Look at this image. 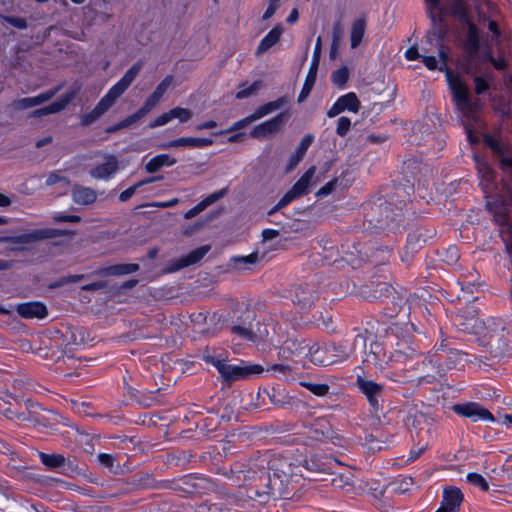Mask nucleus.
<instances>
[{
  "label": "nucleus",
  "mask_w": 512,
  "mask_h": 512,
  "mask_svg": "<svg viewBox=\"0 0 512 512\" xmlns=\"http://www.w3.org/2000/svg\"><path fill=\"white\" fill-rule=\"evenodd\" d=\"M273 453H258L249 459L246 469L240 470L237 479L243 481L247 487V496L250 499L265 503L268 501V491L271 476V463Z\"/></svg>",
  "instance_id": "1"
},
{
  "label": "nucleus",
  "mask_w": 512,
  "mask_h": 512,
  "mask_svg": "<svg viewBox=\"0 0 512 512\" xmlns=\"http://www.w3.org/2000/svg\"><path fill=\"white\" fill-rule=\"evenodd\" d=\"M413 344L412 336L403 335L402 337H399L395 344V350L392 356H394L397 361L414 357L418 353V347Z\"/></svg>",
  "instance_id": "22"
},
{
  "label": "nucleus",
  "mask_w": 512,
  "mask_h": 512,
  "mask_svg": "<svg viewBox=\"0 0 512 512\" xmlns=\"http://www.w3.org/2000/svg\"><path fill=\"white\" fill-rule=\"evenodd\" d=\"M315 171L316 168L314 166L310 167L292 186L290 190L297 198L306 195L309 192V186L312 178L314 177Z\"/></svg>",
  "instance_id": "33"
},
{
  "label": "nucleus",
  "mask_w": 512,
  "mask_h": 512,
  "mask_svg": "<svg viewBox=\"0 0 512 512\" xmlns=\"http://www.w3.org/2000/svg\"><path fill=\"white\" fill-rule=\"evenodd\" d=\"M84 278H85V275H83V274L63 276V277L57 279L56 281H53L50 284H48V288L49 289H57V288H60L62 286L68 285V284L80 282Z\"/></svg>",
  "instance_id": "45"
},
{
  "label": "nucleus",
  "mask_w": 512,
  "mask_h": 512,
  "mask_svg": "<svg viewBox=\"0 0 512 512\" xmlns=\"http://www.w3.org/2000/svg\"><path fill=\"white\" fill-rule=\"evenodd\" d=\"M173 76L167 75L156 87L153 93L145 100L143 109L149 113L161 100L173 82Z\"/></svg>",
  "instance_id": "25"
},
{
  "label": "nucleus",
  "mask_w": 512,
  "mask_h": 512,
  "mask_svg": "<svg viewBox=\"0 0 512 512\" xmlns=\"http://www.w3.org/2000/svg\"><path fill=\"white\" fill-rule=\"evenodd\" d=\"M176 163L177 159L169 154H159L146 163L145 170L152 174L158 172L164 166H173Z\"/></svg>",
  "instance_id": "34"
},
{
  "label": "nucleus",
  "mask_w": 512,
  "mask_h": 512,
  "mask_svg": "<svg viewBox=\"0 0 512 512\" xmlns=\"http://www.w3.org/2000/svg\"><path fill=\"white\" fill-rule=\"evenodd\" d=\"M80 89H81V85L75 83L74 87L70 91H68L67 93L62 95L58 100L54 101L53 103H51L43 108H39V109L32 111L30 114V117L42 118L49 114H55V113L61 112L76 97V95L78 94Z\"/></svg>",
  "instance_id": "14"
},
{
  "label": "nucleus",
  "mask_w": 512,
  "mask_h": 512,
  "mask_svg": "<svg viewBox=\"0 0 512 512\" xmlns=\"http://www.w3.org/2000/svg\"><path fill=\"white\" fill-rule=\"evenodd\" d=\"M283 33L282 25H276L270 32L261 40L260 44L257 47L256 55L259 56L266 51H268L272 46H274L280 39Z\"/></svg>",
  "instance_id": "31"
},
{
  "label": "nucleus",
  "mask_w": 512,
  "mask_h": 512,
  "mask_svg": "<svg viewBox=\"0 0 512 512\" xmlns=\"http://www.w3.org/2000/svg\"><path fill=\"white\" fill-rule=\"evenodd\" d=\"M463 502V494L461 490L454 486L444 488L441 507L446 508L450 512H458Z\"/></svg>",
  "instance_id": "23"
},
{
  "label": "nucleus",
  "mask_w": 512,
  "mask_h": 512,
  "mask_svg": "<svg viewBox=\"0 0 512 512\" xmlns=\"http://www.w3.org/2000/svg\"><path fill=\"white\" fill-rule=\"evenodd\" d=\"M98 461L104 468L108 469L109 472L114 474L118 473L120 467L118 464L115 465L116 459L111 454L100 453L98 455Z\"/></svg>",
  "instance_id": "46"
},
{
  "label": "nucleus",
  "mask_w": 512,
  "mask_h": 512,
  "mask_svg": "<svg viewBox=\"0 0 512 512\" xmlns=\"http://www.w3.org/2000/svg\"><path fill=\"white\" fill-rule=\"evenodd\" d=\"M486 207L493 214L494 221L501 226H508L512 209V186L504 184L501 192L493 201H487Z\"/></svg>",
  "instance_id": "9"
},
{
  "label": "nucleus",
  "mask_w": 512,
  "mask_h": 512,
  "mask_svg": "<svg viewBox=\"0 0 512 512\" xmlns=\"http://www.w3.org/2000/svg\"><path fill=\"white\" fill-rule=\"evenodd\" d=\"M254 121H256V119L252 118V114H251V115L247 116L246 118L241 119V120L235 122L226 131L215 132V133H213V135L218 136V135H222L223 133H226V132H232V131L240 130V129L244 128L245 126H247L248 124H250V123H252Z\"/></svg>",
  "instance_id": "55"
},
{
  "label": "nucleus",
  "mask_w": 512,
  "mask_h": 512,
  "mask_svg": "<svg viewBox=\"0 0 512 512\" xmlns=\"http://www.w3.org/2000/svg\"><path fill=\"white\" fill-rule=\"evenodd\" d=\"M357 385L360 391L366 396L372 413L379 417V413L384 412V387L360 376L357 378Z\"/></svg>",
  "instance_id": "12"
},
{
  "label": "nucleus",
  "mask_w": 512,
  "mask_h": 512,
  "mask_svg": "<svg viewBox=\"0 0 512 512\" xmlns=\"http://www.w3.org/2000/svg\"><path fill=\"white\" fill-rule=\"evenodd\" d=\"M231 332L249 341H256L257 339L256 334L252 330L243 326L235 325L231 328Z\"/></svg>",
  "instance_id": "53"
},
{
  "label": "nucleus",
  "mask_w": 512,
  "mask_h": 512,
  "mask_svg": "<svg viewBox=\"0 0 512 512\" xmlns=\"http://www.w3.org/2000/svg\"><path fill=\"white\" fill-rule=\"evenodd\" d=\"M322 51V38L319 36L315 43L311 66L319 67Z\"/></svg>",
  "instance_id": "63"
},
{
  "label": "nucleus",
  "mask_w": 512,
  "mask_h": 512,
  "mask_svg": "<svg viewBox=\"0 0 512 512\" xmlns=\"http://www.w3.org/2000/svg\"><path fill=\"white\" fill-rule=\"evenodd\" d=\"M476 74L477 73L471 75V76H474V78H473L474 83H475L474 91L477 95H481L489 89V84L483 77L478 76Z\"/></svg>",
  "instance_id": "57"
},
{
  "label": "nucleus",
  "mask_w": 512,
  "mask_h": 512,
  "mask_svg": "<svg viewBox=\"0 0 512 512\" xmlns=\"http://www.w3.org/2000/svg\"><path fill=\"white\" fill-rule=\"evenodd\" d=\"M310 344L305 340L291 339L284 342L278 351V357L281 360H289L294 358H310Z\"/></svg>",
  "instance_id": "16"
},
{
  "label": "nucleus",
  "mask_w": 512,
  "mask_h": 512,
  "mask_svg": "<svg viewBox=\"0 0 512 512\" xmlns=\"http://www.w3.org/2000/svg\"><path fill=\"white\" fill-rule=\"evenodd\" d=\"M296 299L299 304L302 305V307H307L312 302V295L305 293L304 289L302 287L298 288L295 293Z\"/></svg>",
  "instance_id": "61"
},
{
  "label": "nucleus",
  "mask_w": 512,
  "mask_h": 512,
  "mask_svg": "<svg viewBox=\"0 0 512 512\" xmlns=\"http://www.w3.org/2000/svg\"><path fill=\"white\" fill-rule=\"evenodd\" d=\"M452 409L458 415L470 418L473 421L484 420L493 422L495 420L494 416L486 408L476 402L455 404Z\"/></svg>",
  "instance_id": "18"
},
{
  "label": "nucleus",
  "mask_w": 512,
  "mask_h": 512,
  "mask_svg": "<svg viewBox=\"0 0 512 512\" xmlns=\"http://www.w3.org/2000/svg\"><path fill=\"white\" fill-rule=\"evenodd\" d=\"M338 101L342 104L344 110H348L354 113L358 112L361 106L360 101L354 92H349L339 97Z\"/></svg>",
  "instance_id": "42"
},
{
  "label": "nucleus",
  "mask_w": 512,
  "mask_h": 512,
  "mask_svg": "<svg viewBox=\"0 0 512 512\" xmlns=\"http://www.w3.org/2000/svg\"><path fill=\"white\" fill-rule=\"evenodd\" d=\"M76 235L74 231L44 228L35 229L28 233L16 236H1L0 244L14 243V244H31L42 240L54 239L62 236H69L71 239Z\"/></svg>",
  "instance_id": "10"
},
{
  "label": "nucleus",
  "mask_w": 512,
  "mask_h": 512,
  "mask_svg": "<svg viewBox=\"0 0 512 512\" xmlns=\"http://www.w3.org/2000/svg\"><path fill=\"white\" fill-rule=\"evenodd\" d=\"M479 49L480 39L478 28L473 23H469L464 42L465 71L469 75L480 72V67L475 63Z\"/></svg>",
  "instance_id": "11"
},
{
  "label": "nucleus",
  "mask_w": 512,
  "mask_h": 512,
  "mask_svg": "<svg viewBox=\"0 0 512 512\" xmlns=\"http://www.w3.org/2000/svg\"><path fill=\"white\" fill-rule=\"evenodd\" d=\"M71 197L74 203L78 205H90L97 199V193L94 189L74 184L72 186Z\"/></svg>",
  "instance_id": "27"
},
{
  "label": "nucleus",
  "mask_w": 512,
  "mask_h": 512,
  "mask_svg": "<svg viewBox=\"0 0 512 512\" xmlns=\"http://www.w3.org/2000/svg\"><path fill=\"white\" fill-rule=\"evenodd\" d=\"M453 102L457 110L461 113L463 124L465 126L469 142L474 143L472 130L469 123L477 120V111L479 109V100H472L468 87L461 81L451 84Z\"/></svg>",
  "instance_id": "4"
},
{
  "label": "nucleus",
  "mask_w": 512,
  "mask_h": 512,
  "mask_svg": "<svg viewBox=\"0 0 512 512\" xmlns=\"http://www.w3.org/2000/svg\"><path fill=\"white\" fill-rule=\"evenodd\" d=\"M397 217L393 205L387 201L370 204L365 214L366 221L377 230L393 229Z\"/></svg>",
  "instance_id": "6"
},
{
  "label": "nucleus",
  "mask_w": 512,
  "mask_h": 512,
  "mask_svg": "<svg viewBox=\"0 0 512 512\" xmlns=\"http://www.w3.org/2000/svg\"><path fill=\"white\" fill-rule=\"evenodd\" d=\"M38 105L39 102L37 100V96L21 98L13 101L12 103V107L16 111L26 110Z\"/></svg>",
  "instance_id": "47"
},
{
  "label": "nucleus",
  "mask_w": 512,
  "mask_h": 512,
  "mask_svg": "<svg viewBox=\"0 0 512 512\" xmlns=\"http://www.w3.org/2000/svg\"><path fill=\"white\" fill-rule=\"evenodd\" d=\"M289 117L288 112H281L274 118L256 125L250 132V136L255 139H263L277 133Z\"/></svg>",
  "instance_id": "17"
},
{
  "label": "nucleus",
  "mask_w": 512,
  "mask_h": 512,
  "mask_svg": "<svg viewBox=\"0 0 512 512\" xmlns=\"http://www.w3.org/2000/svg\"><path fill=\"white\" fill-rule=\"evenodd\" d=\"M301 385L317 396H324L329 391V386L327 384L302 382Z\"/></svg>",
  "instance_id": "51"
},
{
  "label": "nucleus",
  "mask_w": 512,
  "mask_h": 512,
  "mask_svg": "<svg viewBox=\"0 0 512 512\" xmlns=\"http://www.w3.org/2000/svg\"><path fill=\"white\" fill-rule=\"evenodd\" d=\"M17 312L20 316L27 319L44 318L47 315V308L41 302H28L19 304Z\"/></svg>",
  "instance_id": "29"
},
{
  "label": "nucleus",
  "mask_w": 512,
  "mask_h": 512,
  "mask_svg": "<svg viewBox=\"0 0 512 512\" xmlns=\"http://www.w3.org/2000/svg\"><path fill=\"white\" fill-rule=\"evenodd\" d=\"M303 478L315 481H328V475L333 468H340V462L332 456H311L301 464Z\"/></svg>",
  "instance_id": "7"
},
{
  "label": "nucleus",
  "mask_w": 512,
  "mask_h": 512,
  "mask_svg": "<svg viewBox=\"0 0 512 512\" xmlns=\"http://www.w3.org/2000/svg\"><path fill=\"white\" fill-rule=\"evenodd\" d=\"M474 160L476 162L478 174L481 176L482 180L486 181L487 183L493 182L495 171L489 165V163L486 160L479 158L478 156H474Z\"/></svg>",
  "instance_id": "40"
},
{
  "label": "nucleus",
  "mask_w": 512,
  "mask_h": 512,
  "mask_svg": "<svg viewBox=\"0 0 512 512\" xmlns=\"http://www.w3.org/2000/svg\"><path fill=\"white\" fill-rule=\"evenodd\" d=\"M366 25L367 23L364 17L359 18L353 22L350 32V42L352 49H355L360 45L366 31Z\"/></svg>",
  "instance_id": "38"
},
{
  "label": "nucleus",
  "mask_w": 512,
  "mask_h": 512,
  "mask_svg": "<svg viewBox=\"0 0 512 512\" xmlns=\"http://www.w3.org/2000/svg\"><path fill=\"white\" fill-rule=\"evenodd\" d=\"M313 139H314V137L311 134H307L306 136H304L303 139L301 140V142L299 143V145L297 146L295 152H297L298 154H300L304 157L309 146L312 144Z\"/></svg>",
  "instance_id": "62"
},
{
  "label": "nucleus",
  "mask_w": 512,
  "mask_h": 512,
  "mask_svg": "<svg viewBox=\"0 0 512 512\" xmlns=\"http://www.w3.org/2000/svg\"><path fill=\"white\" fill-rule=\"evenodd\" d=\"M258 261V253L254 252L248 256H234L231 258V262L235 264V267L241 268L245 265H253Z\"/></svg>",
  "instance_id": "50"
},
{
  "label": "nucleus",
  "mask_w": 512,
  "mask_h": 512,
  "mask_svg": "<svg viewBox=\"0 0 512 512\" xmlns=\"http://www.w3.org/2000/svg\"><path fill=\"white\" fill-rule=\"evenodd\" d=\"M348 78L349 71L345 66L335 70L331 75L332 83L340 88L346 84Z\"/></svg>",
  "instance_id": "48"
},
{
  "label": "nucleus",
  "mask_w": 512,
  "mask_h": 512,
  "mask_svg": "<svg viewBox=\"0 0 512 512\" xmlns=\"http://www.w3.org/2000/svg\"><path fill=\"white\" fill-rule=\"evenodd\" d=\"M118 170V160L114 155H108L106 162L90 170L91 177L95 179H109Z\"/></svg>",
  "instance_id": "26"
},
{
  "label": "nucleus",
  "mask_w": 512,
  "mask_h": 512,
  "mask_svg": "<svg viewBox=\"0 0 512 512\" xmlns=\"http://www.w3.org/2000/svg\"><path fill=\"white\" fill-rule=\"evenodd\" d=\"M287 103H288V98L286 96H282L275 101L265 103L264 105L258 107L254 111V113H252V118L258 120V119L280 109Z\"/></svg>",
  "instance_id": "37"
},
{
  "label": "nucleus",
  "mask_w": 512,
  "mask_h": 512,
  "mask_svg": "<svg viewBox=\"0 0 512 512\" xmlns=\"http://www.w3.org/2000/svg\"><path fill=\"white\" fill-rule=\"evenodd\" d=\"M262 86L261 81L253 82L249 87L242 89L236 93L237 99H244L255 94Z\"/></svg>",
  "instance_id": "56"
},
{
  "label": "nucleus",
  "mask_w": 512,
  "mask_h": 512,
  "mask_svg": "<svg viewBox=\"0 0 512 512\" xmlns=\"http://www.w3.org/2000/svg\"><path fill=\"white\" fill-rule=\"evenodd\" d=\"M210 250V246H201L180 259L171 261L164 269L165 273H173L179 271L185 267L196 264L199 262Z\"/></svg>",
  "instance_id": "19"
},
{
  "label": "nucleus",
  "mask_w": 512,
  "mask_h": 512,
  "mask_svg": "<svg viewBox=\"0 0 512 512\" xmlns=\"http://www.w3.org/2000/svg\"><path fill=\"white\" fill-rule=\"evenodd\" d=\"M425 1L429 4L428 13L432 22V28L427 32L426 35L427 41L430 44H433L435 41L436 45H439L441 47V41L443 40L447 33V28L443 18L434 11L435 9L438 8L440 1L438 0L437 5H434L433 3L427 0Z\"/></svg>",
  "instance_id": "15"
},
{
  "label": "nucleus",
  "mask_w": 512,
  "mask_h": 512,
  "mask_svg": "<svg viewBox=\"0 0 512 512\" xmlns=\"http://www.w3.org/2000/svg\"><path fill=\"white\" fill-rule=\"evenodd\" d=\"M0 21L6 22L11 26L23 30L27 28V21L23 17L0 15Z\"/></svg>",
  "instance_id": "52"
},
{
  "label": "nucleus",
  "mask_w": 512,
  "mask_h": 512,
  "mask_svg": "<svg viewBox=\"0 0 512 512\" xmlns=\"http://www.w3.org/2000/svg\"><path fill=\"white\" fill-rule=\"evenodd\" d=\"M227 194V188L221 189L219 191H216L210 195H208L205 199L202 200L205 207L212 205L213 203L217 202L221 198H223Z\"/></svg>",
  "instance_id": "60"
},
{
  "label": "nucleus",
  "mask_w": 512,
  "mask_h": 512,
  "mask_svg": "<svg viewBox=\"0 0 512 512\" xmlns=\"http://www.w3.org/2000/svg\"><path fill=\"white\" fill-rule=\"evenodd\" d=\"M214 143L211 138H199V137H180L177 139L170 140L168 142L159 145L161 149L171 148H204L211 146Z\"/></svg>",
  "instance_id": "21"
},
{
  "label": "nucleus",
  "mask_w": 512,
  "mask_h": 512,
  "mask_svg": "<svg viewBox=\"0 0 512 512\" xmlns=\"http://www.w3.org/2000/svg\"><path fill=\"white\" fill-rule=\"evenodd\" d=\"M137 487L140 488H153L156 486V481L149 474L141 475L137 480Z\"/></svg>",
  "instance_id": "64"
},
{
  "label": "nucleus",
  "mask_w": 512,
  "mask_h": 512,
  "mask_svg": "<svg viewBox=\"0 0 512 512\" xmlns=\"http://www.w3.org/2000/svg\"><path fill=\"white\" fill-rule=\"evenodd\" d=\"M392 354L388 356L383 345L377 341L370 344L369 352L366 354V362L382 367L392 360Z\"/></svg>",
  "instance_id": "28"
},
{
  "label": "nucleus",
  "mask_w": 512,
  "mask_h": 512,
  "mask_svg": "<svg viewBox=\"0 0 512 512\" xmlns=\"http://www.w3.org/2000/svg\"><path fill=\"white\" fill-rule=\"evenodd\" d=\"M205 362L212 364L220 373L223 382L227 384L246 379L252 375L261 374L264 371L263 366L259 364H250L242 361L240 365H231L225 359L215 356H205Z\"/></svg>",
  "instance_id": "5"
},
{
  "label": "nucleus",
  "mask_w": 512,
  "mask_h": 512,
  "mask_svg": "<svg viewBox=\"0 0 512 512\" xmlns=\"http://www.w3.org/2000/svg\"><path fill=\"white\" fill-rule=\"evenodd\" d=\"M310 348V361L320 366H328L343 361L349 356L343 344L329 343L319 346L314 343Z\"/></svg>",
  "instance_id": "8"
},
{
  "label": "nucleus",
  "mask_w": 512,
  "mask_h": 512,
  "mask_svg": "<svg viewBox=\"0 0 512 512\" xmlns=\"http://www.w3.org/2000/svg\"><path fill=\"white\" fill-rule=\"evenodd\" d=\"M309 436L315 441H323L333 437V430L327 421L319 420L311 427Z\"/></svg>",
  "instance_id": "32"
},
{
  "label": "nucleus",
  "mask_w": 512,
  "mask_h": 512,
  "mask_svg": "<svg viewBox=\"0 0 512 512\" xmlns=\"http://www.w3.org/2000/svg\"><path fill=\"white\" fill-rule=\"evenodd\" d=\"M146 114H147V112L143 109V107H141L137 112H135L132 115H129L128 117H126L125 119H123L121 121L123 127L127 128V127L131 126L132 124H134L135 122H137L138 120L143 118Z\"/></svg>",
  "instance_id": "59"
},
{
  "label": "nucleus",
  "mask_w": 512,
  "mask_h": 512,
  "mask_svg": "<svg viewBox=\"0 0 512 512\" xmlns=\"http://www.w3.org/2000/svg\"><path fill=\"white\" fill-rule=\"evenodd\" d=\"M268 372H272L275 376L281 379H289L292 376L293 367L289 363H277L267 368Z\"/></svg>",
  "instance_id": "44"
},
{
  "label": "nucleus",
  "mask_w": 512,
  "mask_h": 512,
  "mask_svg": "<svg viewBox=\"0 0 512 512\" xmlns=\"http://www.w3.org/2000/svg\"><path fill=\"white\" fill-rule=\"evenodd\" d=\"M350 126H351L350 119L348 117L342 116L338 119L336 133L339 136L344 137L347 134V132L349 131Z\"/></svg>",
  "instance_id": "58"
},
{
  "label": "nucleus",
  "mask_w": 512,
  "mask_h": 512,
  "mask_svg": "<svg viewBox=\"0 0 512 512\" xmlns=\"http://www.w3.org/2000/svg\"><path fill=\"white\" fill-rule=\"evenodd\" d=\"M431 237V235L427 234L426 230L417 228L408 234L406 249L415 252Z\"/></svg>",
  "instance_id": "36"
},
{
  "label": "nucleus",
  "mask_w": 512,
  "mask_h": 512,
  "mask_svg": "<svg viewBox=\"0 0 512 512\" xmlns=\"http://www.w3.org/2000/svg\"><path fill=\"white\" fill-rule=\"evenodd\" d=\"M271 470L272 474L268 480V499L271 496L286 497L289 494L288 485L291 482H298L304 476L301 464H293L287 458L275 454H273Z\"/></svg>",
  "instance_id": "2"
},
{
  "label": "nucleus",
  "mask_w": 512,
  "mask_h": 512,
  "mask_svg": "<svg viewBox=\"0 0 512 512\" xmlns=\"http://www.w3.org/2000/svg\"><path fill=\"white\" fill-rule=\"evenodd\" d=\"M456 321L465 330H471L475 334H481L484 332L485 323L477 317V311L474 307H467L465 310L460 311L456 315Z\"/></svg>",
  "instance_id": "20"
},
{
  "label": "nucleus",
  "mask_w": 512,
  "mask_h": 512,
  "mask_svg": "<svg viewBox=\"0 0 512 512\" xmlns=\"http://www.w3.org/2000/svg\"><path fill=\"white\" fill-rule=\"evenodd\" d=\"M467 481L474 486L480 487L483 491H488L489 489L487 481L478 473H469Z\"/></svg>",
  "instance_id": "54"
},
{
  "label": "nucleus",
  "mask_w": 512,
  "mask_h": 512,
  "mask_svg": "<svg viewBox=\"0 0 512 512\" xmlns=\"http://www.w3.org/2000/svg\"><path fill=\"white\" fill-rule=\"evenodd\" d=\"M143 61L138 60L129 68L124 76L113 85L107 94L101 98L94 109L81 116V125L89 126L97 121L105 112H107L115 103V101L129 88V86L136 79L141 69L143 68Z\"/></svg>",
  "instance_id": "3"
},
{
  "label": "nucleus",
  "mask_w": 512,
  "mask_h": 512,
  "mask_svg": "<svg viewBox=\"0 0 512 512\" xmlns=\"http://www.w3.org/2000/svg\"><path fill=\"white\" fill-rule=\"evenodd\" d=\"M318 67L310 66L302 90L298 96V102H304L312 91L316 82Z\"/></svg>",
  "instance_id": "39"
},
{
  "label": "nucleus",
  "mask_w": 512,
  "mask_h": 512,
  "mask_svg": "<svg viewBox=\"0 0 512 512\" xmlns=\"http://www.w3.org/2000/svg\"><path fill=\"white\" fill-rule=\"evenodd\" d=\"M483 141L492 150L494 157L499 162L500 169L505 173L512 170V146L499 141L490 134H485Z\"/></svg>",
  "instance_id": "13"
},
{
  "label": "nucleus",
  "mask_w": 512,
  "mask_h": 512,
  "mask_svg": "<svg viewBox=\"0 0 512 512\" xmlns=\"http://www.w3.org/2000/svg\"><path fill=\"white\" fill-rule=\"evenodd\" d=\"M139 269L140 266L136 263L116 264L99 269L97 274L104 276H122L137 272Z\"/></svg>",
  "instance_id": "30"
},
{
  "label": "nucleus",
  "mask_w": 512,
  "mask_h": 512,
  "mask_svg": "<svg viewBox=\"0 0 512 512\" xmlns=\"http://www.w3.org/2000/svg\"><path fill=\"white\" fill-rule=\"evenodd\" d=\"M41 462L50 469H56L64 466L66 458L62 454L39 453Z\"/></svg>",
  "instance_id": "41"
},
{
  "label": "nucleus",
  "mask_w": 512,
  "mask_h": 512,
  "mask_svg": "<svg viewBox=\"0 0 512 512\" xmlns=\"http://www.w3.org/2000/svg\"><path fill=\"white\" fill-rule=\"evenodd\" d=\"M353 478L352 472L344 469L341 465L340 468H333L328 475V481L331 485L342 490L353 486Z\"/></svg>",
  "instance_id": "24"
},
{
  "label": "nucleus",
  "mask_w": 512,
  "mask_h": 512,
  "mask_svg": "<svg viewBox=\"0 0 512 512\" xmlns=\"http://www.w3.org/2000/svg\"><path fill=\"white\" fill-rule=\"evenodd\" d=\"M169 112L172 119L177 118L181 123L188 122L193 116L191 110L182 107L172 108Z\"/></svg>",
  "instance_id": "49"
},
{
  "label": "nucleus",
  "mask_w": 512,
  "mask_h": 512,
  "mask_svg": "<svg viewBox=\"0 0 512 512\" xmlns=\"http://www.w3.org/2000/svg\"><path fill=\"white\" fill-rule=\"evenodd\" d=\"M412 483H413L412 478H407L400 482H397V481L391 482L383 490L380 491V495L384 496V494L386 492H397V493L403 494L410 489V486L412 485Z\"/></svg>",
  "instance_id": "43"
},
{
  "label": "nucleus",
  "mask_w": 512,
  "mask_h": 512,
  "mask_svg": "<svg viewBox=\"0 0 512 512\" xmlns=\"http://www.w3.org/2000/svg\"><path fill=\"white\" fill-rule=\"evenodd\" d=\"M4 417H6L10 421L15 422H36L39 423L40 420L36 417L35 412L29 409L18 411L13 409L12 407H8L2 411Z\"/></svg>",
  "instance_id": "35"
}]
</instances>
